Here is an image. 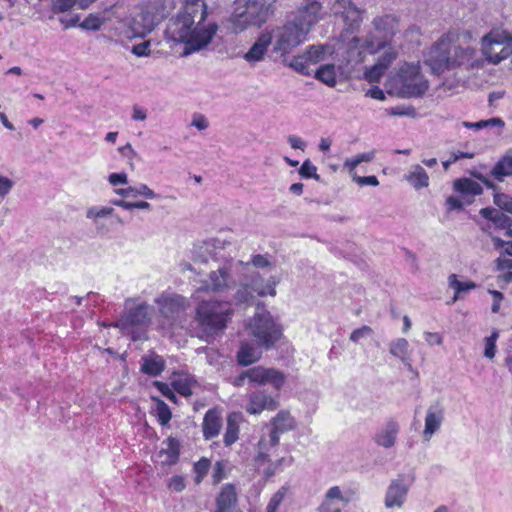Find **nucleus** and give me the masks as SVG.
Segmentation results:
<instances>
[{"instance_id": "obj_24", "label": "nucleus", "mask_w": 512, "mask_h": 512, "mask_svg": "<svg viewBox=\"0 0 512 512\" xmlns=\"http://www.w3.org/2000/svg\"><path fill=\"white\" fill-rule=\"evenodd\" d=\"M160 313L167 319H174L185 309V298L180 295H163L157 299Z\"/></svg>"}, {"instance_id": "obj_50", "label": "nucleus", "mask_w": 512, "mask_h": 512, "mask_svg": "<svg viewBox=\"0 0 512 512\" xmlns=\"http://www.w3.org/2000/svg\"><path fill=\"white\" fill-rule=\"evenodd\" d=\"M386 71L387 69L385 67L376 62L374 65L365 70L364 78L370 83L379 82Z\"/></svg>"}, {"instance_id": "obj_9", "label": "nucleus", "mask_w": 512, "mask_h": 512, "mask_svg": "<svg viewBox=\"0 0 512 512\" xmlns=\"http://www.w3.org/2000/svg\"><path fill=\"white\" fill-rule=\"evenodd\" d=\"M393 88L400 97H418L429 88V83L421 73L420 63L405 62L392 79Z\"/></svg>"}, {"instance_id": "obj_62", "label": "nucleus", "mask_w": 512, "mask_h": 512, "mask_svg": "<svg viewBox=\"0 0 512 512\" xmlns=\"http://www.w3.org/2000/svg\"><path fill=\"white\" fill-rule=\"evenodd\" d=\"M373 333V330L371 327L367 326V325H364L358 329H355L351 334H350V340L354 343H358L360 340L366 338V337H369L371 336Z\"/></svg>"}, {"instance_id": "obj_2", "label": "nucleus", "mask_w": 512, "mask_h": 512, "mask_svg": "<svg viewBox=\"0 0 512 512\" xmlns=\"http://www.w3.org/2000/svg\"><path fill=\"white\" fill-rule=\"evenodd\" d=\"M454 34L443 35L425 53L424 63L433 74L440 75L456 68H477L482 61L470 45L453 44Z\"/></svg>"}, {"instance_id": "obj_49", "label": "nucleus", "mask_w": 512, "mask_h": 512, "mask_svg": "<svg viewBox=\"0 0 512 512\" xmlns=\"http://www.w3.org/2000/svg\"><path fill=\"white\" fill-rule=\"evenodd\" d=\"M289 66L302 75H310L311 73V63L307 59L305 53L293 57L289 63Z\"/></svg>"}, {"instance_id": "obj_37", "label": "nucleus", "mask_w": 512, "mask_h": 512, "mask_svg": "<svg viewBox=\"0 0 512 512\" xmlns=\"http://www.w3.org/2000/svg\"><path fill=\"white\" fill-rule=\"evenodd\" d=\"M236 500L234 486L231 484L223 486L216 500L217 508L215 512H228L235 505Z\"/></svg>"}, {"instance_id": "obj_36", "label": "nucleus", "mask_w": 512, "mask_h": 512, "mask_svg": "<svg viewBox=\"0 0 512 512\" xmlns=\"http://www.w3.org/2000/svg\"><path fill=\"white\" fill-rule=\"evenodd\" d=\"M165 368L164 359L154 353L142 357L141 371L150 376H158Z\"/></svg>"}, {"instance_id": "obj_15", "label": "nucleus", "mask_w": 512, "mask_h": 512, "mask_svg": "<svg viewBox=\"0 0 512 512\" xmlns=\"http://www.w3.org/2000/svg\"><path fill=\"white\" fill-rule=\"evenodd\" d=\"M371 25L370 31L365 39L401 41L397 34L400 33V20L394 14H383L376 16Z\"/></svg>"}, {"instance_id": "obj_28", "label": "nucleus", "mask_w": 512, "mask_h": 512, "mask_svg": "<svg viewBox=\"0 0 512 512\" xmlns=\"http://www.w3.org/2000/svg\"><path fill=\"white\" fill-rule=\"evenodd\" d=\"M270 44H272V41L268 31L263 32L252 47L245 53L244 59L249 63H255L263 60Z\"/></svg>"}, {"instance_id": "obj_7", "label": "nucleus", "mask_w": 512, "mask_h": 512, "mask_svg": "<svg viewBox=\"0 0 512 512\" xmlns=\"http://www.w3.org/2000/svg\"><path fill=\"white\" fill-rule=\"evenodd\" d=\"M249 263L230 258L223 263H219L217 269L212 270L208 277L200 281L197 292L224 293L236 285L235 276L241 273V268H245Z\"/></svg>"}, {"instance_id": "obj_1", "label": "nucleus", "mask_w": 512, "mask_h": 512, "mask_svg": "<svg viewBox=\"0 0 512 512\" xmlns=\"http://www.w3.org/2000/svg\"><path fill=\"white\" fill-rule=\"evenodd\" d=\"M184 7L167 23L166 40L183 44V55L206 48L217 33L218 25L207 19L205 3L184 0Z\"/></svg>"}, {"instance_id": "obj_20", "label": "nucleus", "mask_w": 512, "mask_h": 512, "mask_svg": "<svg viewBox=\"0 0 512 512\" xmlns=\"http://www.w3.org/2000/svg\"><path fill=\"white\" fill-rule=\"evenodd\" d=\"M349 502L350 498L339 486H332L325 492L316 512H342Z\"/></svg>"}, {"instance_id": "obj_23", "label": "nucleus", "mask_w": 512, "mask_h": 512, "mask_svg": "<svg viewBox=\"0 0 512 512\" xmlns=\"http://www.w3.org/2000/svg\"><path fill=\"white\" fill-rule=\"evenodd\" d=\"M400 431V425L397 421L390 419L384 423L375 433L374 442L383 448H392L397 440Z\"/></svg>"}, {"instance_id": "obj_53", "label": "nucleus", "mask_w": 512, "mask_h": 512, "mask_svg": "<svg viewBox=\"0 0 512 512\" xmlns=\"http://www.w3.org/2000/svg\"><path fill=\"white\" fill-rule=\"evenodd\" d=\"M111 203L117 207H121L125 210L142 209L151 210L152 206L146 201L128 202L125 200H112Z\"/></svg>"}, {"instance_id": "obj_44", "label": "nucleus", "mask_w": 512, "mask_h": 512, "mask_svg": "<svg viewBox=\"0 0 512 512\" xmlns=\"http://www.w3.org/2000/svg\"><path fill=\"white\" fill-rule=\"evenodd\" d=\"M173 389L182 396L188 397L193 394L194 389L198 386L196 380L191 377H180L172 382Z\"/></svg>"}, {"instance_id": "obj_12", "label": "nucleus", "mask_w": 512, "mask_h": 512, "mask_svg": "<svg viewBox=\"0 0 512 512\" xmlns=\"http://www.w3.org/2000/svg\"><path fill=\"white\" fill-rule=\"evenodd\" d=\"M268 33L271 37L273 51L281 56L289 54L306 39L304 30H301L297 23L292 21L276 26Z\"/></svg>"}, {"instance_id": "obj_6", "label": "nucleus", "mask_w": 512, "mask_h": 512, "mask_svg": "<svg viewBox=\"0 0 512 512\" xmlns=\"http://www.w3.org/2000/svg\"><path fill=\"white\" fill-rule=\"evenodd\" d=\"M244 272L235 293L237 304L251 305L256 296L270 295L274 297L276 295V286L279 283L276 276L265 279L259 272H249V270Z\"/></svg>"}, {"instance_id": "obj_47", "label": "nucleus", "mask_w": 512, "mask_h": 512, "mask_svg": "<svg viewBox=\"0 0 512 512\" xmlns=\"http://www.w3.org/2000/svg\"><path fill=\"white\" fill-rule=\"evenodd\" d=\"M462 125L468 129L480 130L488 127H500L503 128L505 123L501 118L494 117L487 120H480L478 122H462Z\"/></svg>"}, {"instance_id": "obj_35", "label": "nucleus", "mask_w": 512, "mask_h": 512, "mask_svg": "<svg viewBox=\"0 0 512 512\" xmlns=\"http://www.w3.org/2000/svg\"><path fill=\"white\" fill-rule=\"evenodd\" d=\"M491 175L499 182L512 176V148L508 149L504 156L495 164Z\"/></svg>"}, {"instance_id": "obj_51", "label": "nucleus", "mask_w": 512, "mask_h": 512, "mask_svg": "<svg viewBox=\"0 0 512 512\" xmlns=\"http://www.w3.org/2000/svg\"><path fill=\"white\" fill-rule=\"evenodd\" d=\"M248 266L245 267V268H241V273L243 271H247L249 270V267L250 265H253L254 267H257V268H268V267H271L272 266V261H271V258L268 254H255V255H252L250 261L248 262Z\"/></svg>"}, {"instance_id": "obj_29", "label": "nucleus", "mask_w": 512, "mask_h": 512, "mask_svg": "<svg viewBox=\"0 0 512 512\" xmlns=\"http://www.w3.org/2000/svg\"><path fill=\"white\" fill-rule=\"evenodd\" d=\"M213 248V257L215 261L223 263L225 260L234 258L231 254H235V247L231 240L222 237H216L211 240Z\"/></svg>"}, {"instance_id": "obj_18", "label": "nucleus", "mask_w": 512, "mask_h": 512, "mask_svg": "<svg viewBox=\"0 0 512 512\" xmlns=\"http://www.w3.org/2000/svg\"><path fill=\"white\" fill-rule=\"evenodd\" d=\"M322 5L318 1L308 2L301 7L292 22H296L297 26L304 30L307 36L311 28L322 19Z\"/></svg>"}, {"instance_id": "obj_39", "label": "nucleus", "mask_w": 512, "mask_h": 512, "mask_svg": "<svg viewBox=\"0 0 512 512\" xmlns=\"http://www.w3.org/2000/svg\"><path fill=\"white\" fill-rule=\"evenodd\" d=\"M479 213L482 217L491 221L499 229L512 226V219L495 208H482Z\"/></svg>"}, {"instance_id": "obj_52", "label": "nucleus", "mask_w": 512, "mask_h": 512, "mask_svg": "<svg viewBox=\"0 0 512 512\" xmlns=\"http://www.w3.org/2000/svg\"><path fill=\"white\" fill-rule=\"evenodd\" d=\"M493 202L501 210L512 215V197L510 195L505 193H495Z\"/></svg>"}, {"instance_id": "obj_5", "label": "nucleus", "mask_w": 512, "mask_h": 512, "mask_svg": "<svg viewBox=\"0 0 512 512\" xmlns=\"http://www.w3.org/2000/svg\"><path fill=\"white\" fill-rule=\"evenodd\" d=\"M233 314L231 303L225 301H202L196 308V321L202 331L214 335L227 326Z\"/></svg>"}, {"instance_id": "obj_30", "label": "nucleus", "mask_w": 512, "mask_h": 512, "mask_svg": "<svg viewBox=\"0 0 512 512\" xmlns=\"http://www.w3.org/2000/svg\"><path fill=\"white\" fill-rule=\"evenodd\" d=\"M404 179L416 190L427 188L430 183L428 173L419 164L412 165Z\"/></svg>"}, {"instance_id": "obj_13", "label": "nucleus", "mask_w": 512, "mask_h": 512, "mask_svg": "<svg viewBox=\"0 0 512 512\" xmlns=\"http://www.w3.org/2000/svg\"><path fill=\"white\" fill-rule=\"evenodd\" d=\"M249 384L264 386L271 385L275 390H280L286 382V375L275 368H267L264 366H255L242 372L234 380L237 387L243 386L245 381Z\"/></svg>"}, {"instance_id": "obj_56", "label": "nucleus", "mask_w": 512, "mask_h": 512, "mask_svg": "<svg viewBox=\"0 0 512 512\" xmlns=\"http://www.w3.org/2000/svg\"><path fill=\"white\" fill-rule=\"evenodd\" d=\"M211 466V462L207 458H201L194 464V471L196 473L195 483L199 484L207 475Z\"/></svg>"}, {"instance_id": "obj_19", "label": "nucleus", "mask_w": 512, "mask_h": 512, "mask_svg": "<svg viewBox=\"0 0 512 512\" xmlns=\"http://www.w3.org/2000/svg\"><path fill=\"white\" fill-rule=\"evenodd\" d=\"M409 492V484L403 477L392 480L386 490L384 505L387 509L402 508Z\"/></svg>"}, {"instance_id": "obj_61", "label": "nucleus", "mask_w": 512, "mask_h": 512, "mask_svg": "<svg viewBox=\"0 0 512 512\" xmlns=\"http://www.w3.org/2000/svg\"><path fill=\"white\" fill-rule=\"evenodd\" d=\"M167 487L172 492H181L186 488L185 478L181 475H175L169 479Z\"/></svg>"}, {"instance_id": "obj_8", "label": "nucleus", "mask_w": 512, "mask_h": 512, "mask_svg": "<svg viewBox=\"0 0 512 512\" xmlns=\"http://www.w3.org/2000/svg\"><path fill=\"white\" fill-rule=\"evenodd\" d=\"M246 330L255 338L258 345L266 350L271 349L282 337L281 327L274 321L269 311L257 306L254 316L248 321Z\"/></svg>"}, {"instance_id": "obj_41", "label": "nucleus", "mask_w": 512, "mask_h": 512, "mask_svg": "<svg viewBox=\"0 0 512 512\" xmlns=\"http://www.w3.org/2000/svg\"><path fill=\"white\" fill-rule=\"evenodd\" d=\"M448 284L451 289L454 290L455 294L452 298V303L456 302L462 297L463 293L476 288V284L473 281L462 282L458 279L456 274H451L448 277Z\"/></svg>"}, {"instance_id": "obj_11", "label": "nucleus", "mask_w": 512, "mask_h": 512, "mask_svg": "<svg viewBox=\"0 0 512 512\" xmlns=\"http://www.w3.org/2000/svg\"><path fill=\"white\" fill-rule=\"evenodd\" d=\"M350 48H361L369 54L381 52L377 58V63L387 70L399 56L400 50L404 47L401 41L360 39L354 37L349 42Z\"/></svg>"}, {"instance_id": "obj_25", "label": "nucleus", "mask_w": 512, "mask_h": 512, "mask_svg": "<svg viewBox=\"0 0 512 512\" xmlns=\"http://www.w3.org/2000/svg\"><path fill=\"white\" fill-rule=\"evenodd\" d=\"M444 421V409L439 405H431L426 412L423 436L430 438L440 429Z\"/></svg>"}, {"instance_id": "obj_17", "label": "nucleus", "mask_w": 512, "mask_h": 512, "mask_svg": "<svg viewBox=\"0 0 512 512\" xmlns=\"http://www.w3.org/2000/svg\"><path fill=\"white\" fill-rule=\"evenodd\" d=\"M278 406V400L265 390H255L247 395L244 409L250 415H259L265 410L275 411Z\"/></svg>"}, {"instance_id": "obj_10", "label": "nucleus", "mask_w": 512, "mask_h": 512, "mask_svg": "<svg viewBox=\"0 0 512 512\" xmlns=\"http://www.w3.org/2000/svg\"><path fill=\"white\" fill-rule=\"evenodd\" d=\"M279 437L268 434H263L255 446V456L253 457V465L255 469L261 473L266 479L274 476L283 465H291L293 457H281L276 461L270 458V452L273 448L279 445Z\"/></svg>"}, {"instance_id": "obj_33", "label": "nucleus", "mask_w": 512, "mask_h": 512, "mask_svg": "<svg viewBox=\"0 0 512 512\" xmlns=\"http://www.w3.org/2000/svg\"><path fill=\"white\" fill-rule=\"evenodd\" d=\"M262 355V351L258 346L243 342L237 353L238 363L242 366H248L252 363L257 362Z\"/></svg>"}, {"instance_id": "obj_22", "label": "nucleus", "mask_w": 512, "mask_h": 512, "mask_svg": "<svg viewBox=\"0 0 512 512\" xmlns=\"http://www.w3.org/2000/svg\"><path fill=\"white\" fill-rule=\"evenodd\" d=\"M114 208L109 206H91L86 210V218L89 219L98 235H106L110 232L107 220L114 215Z\"/></svg>"}, {"instance_id": "obj_63", "label": "nucleus", "mask_w": 512, "mask_h": 512, "mask_svg": "<svg viewBox=\"0 0 512 512\" xmlns=\"http://www.w3.org/2000/svg\"><path fill=\"white\" fill-rule=\"evenodd\" d=\"M386 112L392 116H414L415 115V109L412 106H404V105L391 107V108L387 109Z\"/></svg>"}, {"instance_id": "obj_43", "label": "nucleus", "mask_w": 512, "mask_h": 512, "mask_svg": "<svg viewBox=\"0 0 512 512\" xmlns=\"http://www.w3.org/2000/svg\"><path fill=\"white\" fill-rule=\"evenodd\" d=\"M315 78L329 87H334L337 83L335 65L327 64L319 67L315 72Z\"/></svg>"}, {"instance_id": "obj_46", "label": "nucleus", "mask_w": 512, "mask_h": 512, "mask_svg": "<svg viewBox=\"0 0 512 512\" xmlns=\"http://www.w3.org/2000/svg\"><path fill=\"white\" fill-rule=\"evenodd\" d=\"M332 49L329 46L318 45L311 46L306 52L305 55L307 59L311 63V65H315L318 62L323 61L326 58V55L331 54Z\"/></svg>"}, {"instance_id": "obj_32", "label": "nucleus", "mask_w": 512, "mask_h": 512, "mask_svg": "<svg viewBox=\"0 0 512 512\" xmlns=\"http://www.w3.org/2000/svg\"><path fill=\"white\" fill-rule=\"evenodd\" d=\"M389 351L391 355L401 360V362L408 368H412L411 353L409 350V343L405 338H397L389 344Z\"/></svg>"}, {"instance_id": "obj_16", "label": "nucleus", "mask_w": 512, "mask_h": 512, "mask_svg": "<svg viewBox=\"0 0 512 512\" xmlns=\"http://www.w3.org/2000/svg\"><path fill=\"white\" fill-rule=\"evenodd\" d=\"M335 16H340L347 29H358L363 21L365 10L358 8L352 0H336L331 7Z\"/></svg>"}, {"instance_id": "obj_55", "label": "nucleus", "mask_w": 512, "mask_h": 512, "mask_svg": "<svg viewBox=\"0 0 512 512\" xmlns=\"http://www.w3.org/2000/svg\"><path fill=\"white\" fill-rule=\"evenodd\" d=\"M420 36V28L416 25H410L399 37L403 38V41L401 42L405 45V43H419Z\"/></svg>"}, {"instance_id": "obj_48", "label": "nucleus", "mask_w": 512, "mask_h": 512, "mask_svg": "<svg viewBox=\"0 0 512 512\" xmlns=\"http://www.w3.org/2000/svg\"><path fill=\"white\" fill-rule=\"evenodd\" d=\"M153 399L156 402L155 414H156V417L158 419V422L162 426H165V425H167L169 423V421L171 420V417H172L170 408L161 399H159V398H153Z\"/></svg>"}, {"instance_id": "obj_27", "label": "nucleus", "mask_w": 512, "mask_h": 512, "mask_svg": "<svg viewBox=\"0 0 512 512\" xmlns=\"http://www.w3.org/2000/svg\"><path fill=\"white\" fill-rule=\"evenodd\" d=\"M270 433L280 438V435L293 430L296 422L289 411L281 410L270 420Z\"/></svg>"}, {"instance_id": "obj_59", "label": "nucleus", "mask_w": 512, "mask_h": 512, "mask_svg": "<svg viewBox=\"0 0 512 512\" xmlns=\"http://www.w3.org/2000/svg\"><path fill=\"white\" fill-rule=\"evenodd\" d=\"M104 19L99 15L90 14L82 22L81 27L87 30H98L103 25Z\"/></svg>"}, {"instance_id": "obj_31", "label": "nucleus", "mask_w": 512, "mask_h": 512, "mask_svg": "<svg viewBox=\"0 0 512 512\" xmlns=\"http://www.w3.org/2000/svg\"><path fill=\"white\" fill-rule=\"evenodd\" d=\"M222 419L220 414L215 409H210L206 412L203 420V435L205 439L216 437L221 429Z\"/></svg>"}, {"instance_id": "obj_3", "label": "nucleus", "mask_w": 512, "mask_h": 512, "mask_svg": "<svg viewBox=\"0 0 512 512\" xmlns=\"http://www.w3.org/2000/svg\"><path fill=\"white\" fill-rule=\"evenodd\" d=\"M276 0H235L229 18L231 29L240 33L251 26L261 27L274 12Z\"/></svg>"}, {"instance_id": "obj_58", "label": "nucleus", "mask_w": 512, "mask_h": 512, "mask_svg": "<svg viewBox=\"0 0 512 512\" xmlns=\"http://www.w3.org/2000/svg\"><path fill=\"white\" fill-rule=\"evenodd\" d=\"M286 494V489L282 487L270 499L266 512H277Z\"/></svg>"}, {"instance_id": "obj_38", "label": "nucleus", "mask_w": 512, "mask_h": 512, "mask_svg": "<svg viewBox=\"0 0 512 512\" xmlns=\"http://www.w3.org/2000/svg\"><path fill=\"white\" fill-rule=\"evenodd\" d=\"M453 188L462 196H477L482 194L481 185L469 178H461L454 181Z\"/></svg>"}, {"instance_id": "obj_60", "label": "nucleus", "mask_w": 512, "mask_h": 512, "mask_svg": "<svg viewBox=\"0 0 512 512\" xmlns=\"http://www.w3.org/2000/svg\"><path fill=\"white\" fill-rule=\"evenodd\" d=\"M14 185L15 182L12 179L0 174V201L4 200L9 195Z\"/></svg>"}, {"instance_id": "obj_4", "label": "nucleus", "mask_w": 512, "mask_h": 512, "mask_svg": "<svg viewBox=\"0 0 512 512\" xmlns=\"http://www.w3.org/2000/svg\"><path fill=\"white\" fill-rule=\"evenodd\" d=\"M167 12L166 0H148L141 4L130 18L125 19L129 29L126 37L146 36L166 17Z\"/></svg>"}, {"instance_id": "obj_45", "label": "nucleus", "mask_w": 512, "mask_h": 512, "mask_svg": "<svg viewBox=\"0 0 512 512\" xmlns=\"http://www.w3.org/2000/svg\"><path fill=\"white\" fill-rule=\"evenodd\" d=\"M239 425L236 414H230L227 418L226 431L224 433V443L226 446H231L238 440Z\"/></svg>"}, {"instance_id": "obj_26", "label": "nucleus", "mask_w": 512, "mask_h": 512, "mask_svg": "<svg viewBox=\"0 0 512 512\" xmlns=\"http://www.w3.org/2000/svg\"><path fill=\"white\" fill-rule=\"evenodd\" d=\"M179 442L169 437L162 443L161 450L156 454V461L161 465H173L179 458Z\"/></svg>"}, {"instance_id": "obj_54", "label": "nucleus", "mask_w": 512, "mask_h": 512, "mask_svg": "<svg viewBox=\"0 0 512 512\" xmlns=\"http://www.w3.org/2000/svg\"><path fill=\"white\" fill-rule=\"evenodd\" d=\"M298 172L302 178H305V179L312 178L317 181L320 180V176H319V174H317V167L309 159L305 160L302 163Z\"/></svg>"}, {"instance_id": "obj_40", "label": "nucleus", "mask_w": 512, "mask_h": 512, "mask_svg": "<svg viewBox=\"0 0 512 512\" xmlns=\"http://www.w3.org/2000/svg\"><path fill=\"white\" fill-rule=\"evenodd\" d=\"M115 193L122 197H138L143 196L147 199H155L157 198V194L150 189L146 184H139L137 186H130L127 188H119L115 190Z\"/></svg>"}, {"instance_id": "obj_42", "label": "nucleus", "mask_w": 512, "mask_h": 512, "mask_svg": "<svg viewBox=\"0 0 512 512\" xmlns=\"http://www.w3.org/2000/svg\"><path fill=\"white\" fill-rule=\"evenodd\" d=\"M374 157H375V152L370 151V152L358 154L351 158H347L343 163V169H345L349 173V175L351 177H353L357 174L356 168L358 165H360L363 162H370L374 159Z\"/></svg>"}, {"instance_id": "obj_21", "label": "nucleus", "mask_w": 512, "mask_h": 512, "mask_svg": "<svg viewBox=\"0 0 512 512\" xmlns=\"http://www.w3.org/2000/svg\"><path fill=\"white\" fill-rule=\"evenodd\" d=\"M149 319V306L146 303H141L134 308L127 307V313L114 326L128 331L130 327L145 325Z\"/></svg>"}, {"instance_id": "obj_34", "label": "nucleus", "mask_w": 512, "mask_h": 512, "mask_svg": "<svg viewBox=\"0 0 512 512\" xmlns=\"http://www.w3.org/2000/svg\"><path fill=\"white\" fill-rule=\"evenodd\" d=\"M96 0H49L51 11L55 14L65 13L73 8L87 9Z\"/></svg>"}, {"instance_id": "obj_57", "label": "nucleus", "mask_w": 512, "mask_h": 512, "mask_svg": "<svg viewBox=\"0 0 512 512\" xmlns=\"http://www.w3.org/2000/svg\"><path fill=\"white\" fill-rule=\"evenodd\" d=\"M499 337V332L497 330L492 331L489 337L485 338V349L484 356L488 359H493L496 354V341Z\"/></svg>"}, {"instance_id": "obj_64", "label": "nucleus", "mask_w": 512, "mask_h": 512, "mask_svg": "<svg viewBox=\"0 0 512 512\" xmlns=\"http://www.w3.org/2000/svg\"><path fill=\"white\" fill-rule=\"evenodd\" d=\"M352 180L357 183L359 186H378L379 181L376 176H358L357 174L351 177Z\"/></svg>"}, {"instance_id": "obj_14", "label": "nucleus", "mask_w": 512, "mask_h": 512, "mask_svg": "<svg viewBox=\"0 0 512 512\" xmlns=\"http://www.w3.org/2000/svg\"><path fill=\"white\" fill-rule=\"evenodd\" d=\"M482 51L488 61L497 64L512 53V36L504 30H493L482 39Z\"/></svg>"}]
</instances>
